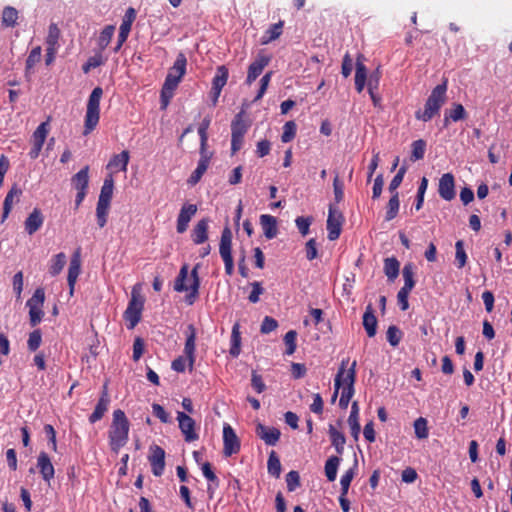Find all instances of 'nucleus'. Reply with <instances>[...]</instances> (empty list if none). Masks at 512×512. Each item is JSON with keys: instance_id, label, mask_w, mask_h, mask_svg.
Here are the masks:
<instances>
[{"instance_id": "13d9d810", "label": "nucleus", "mask_w": 512, "mask_h": 512, "mask_svg": "<svg viewBox=\"0 0 512 512\" xmlns=\"http://www.w3.org/2000/svg\"><path fill=\"white\" fill-rule=\"evenodd\" d=\"M453 122H458L466 118L467 113L462 104L454 103L450 110H447Z\"/></svg>"}, {"instance_id": "0e129e2a", "label": "nucleus", "mask_w": 512, "mask_h": 512, "mask_svg": "<svg viewBox=\"0 0 512 512\" xmlns=\"http://www.w3.org/2000/svg\"><path fill=\"white\" fill-rule=\"evenodd\" d=\"M407 171V168L406 166H402L397 174L393 177V179L391 180L390 184H389V191L394 194L395 192H397V189L398 187L401 185L402 181H403V178L405 176V173Z\"/></svg>"}, {"instance_id": "7ed1b4c3", "label": "nucleus", "mask_w": 512, "mask_h": 512, "mask_svg": "<svg viewBox=\"0 0 512 512\" xmlns=\"http://www.w3.org/2000/svg\"><path fill=\"white\" fill-rule=\"evenodd\" d=\"M447 100V79L433 88L427 98L424 109L415 112L417 120L428 122L436 116Z\"/></svg>"}, {"instance_id": "69168bd1", "label": "nucleus", "mask_w": 512, "mask_h": 512, "mask_svg": "<svg viewBox=\"0 0 512 512\" xmlns=\"http://www.w3.org/2000/svg\"><path fill=\"white\" fill-rule=\"evenodd\" d=\"M42 341V335L40 330H34L29 334V338L27 341V346L30 351H36Z\"/></svg>"}, {"instance_id": "58836bf2", "label": "nucleus", "mask_w": 512, "mask_h": 512, "mask_svg": "<svg viewBox=\"0 0 512 512\" xmlns=\"http://www.w3.org/2000/svg\"><path fill=\"white\" fill-rule=\"evenodd\" d=\"M66 264V255L63 252L56 254L50 261L49 273L52 276L58 275Z\"/></svg>"}, {"instance_id": "2eb2a0df", "label": "nucleus", "mask_w": 512, "mask_h": 512, "mask_svg": "<svg viewBox=\"0 0 512 512\" xmlns=\"http://www.w3.org/2000/svg\"><path fill=\"white\" fill-rule=\"evenodd\" d=\"M256 435L268 446H274L280 439L281 432L275 427H268L262 423L256 425Z\"/></svg>"}, {"instance_id": "ea45409f", "label": "nucleus", "mask_w": 512, "mask_h": 512, "mask_svg": "<svg viewBox=\"0 0 512 512\" xmlns=\"http://www.w3.org/2000/svg\"><path fill=\"white\" fill-rule=\"evenodd\" d=\"M367 78V70L363 63L357 62L355 72V88L360 93L363 91Z\"/></svg>"}, {"instance_id": "4c0bfd02", "label": "nucleus", "mask_w": 512, "mask_h": 512, "mask_svg": "<svg viewBox=\"0 0 512 512\" xmlns=\"http://www.w3.org/2000/svg\"><path fill=\"white\" fill-rule=\"evenodd\" d=\"M240 346H241L240 325L238 323H235L232 327L231 347H230V351H229L233 357H237L240 354Z\"/></svg>"}, {"instance_id": "c756f323", "label": "nucleus", "mask_w": 512, "mask_h": 512, "mask_svg": "<svg viewBox=\"0 0 512 512\" xmlns=\"http://www.w3.org/2000/svg\"><path fill=\"white\" fill-rule=\"evenodd\" d=\"M358 415H359L358 404H357V402H354L351 406V412L348 417V424L351 429V435L353 436V438L355 440H358L360 430H361Z\"/></svg>"}, {"instance_id": "f03ea898", "label": "nucleus", "mask_w": 512, "mask_h": 512, "mask_svg": "<svg viewBox=\"0 0 512 512\" xmlns=\"http://www.w3.org/2000/svg\"><path fill=\"white\" fill-rule=\"evenodd\" d=\"M130 423L124 411L114 410L108 431L109 445L113 452L118 453L129 439Z\"/></svg>"}, {"instance_id": "338daca9", "label": "nucleus", "mask_w": 512, "mask_h": 512, "mask_svg": "<svg viewBox=\"0 0 512 512\" xmlns=\"http://www.w3.org/2000/svg\"><path fill=\"white\" fill-rule=\"evenodd\" d=\"M312 223L311 217L299 216L295 219L296 227L302 236H306L309 233V227Z\"/></svg>"}, {"instance_id": "79ce46f5", "label": "nucleus", "mask_w": 512, "mask_h": 512, "mask_svg": "<svg viewBox=\"0 0 512 512\" xmlns=\"http://www.w3.org/2000/svg\"><path fill=\"white\" fill-rule=\"evenodd\" d=\"M18 11L11 6H6L3 9L1 21L6 27H14L17 23Z\"/></svg>"}, {"instance_id": "37998d69", "label": "nucleus", "mask_w": 512, "mask_h": 512, "mask_svg": "<svg viewBox=\"0 0 512 512\" xmlns=\"http://www.w3.org/2000/svg\"><path fill=\"white\" fill-rule=\"evenodd\" d=\"M379 86L378 74H372L368 80V92L375 107L380 105L381 98L375 92Z\"/></svg>"}, {"instance_id": "0eeeda50", "label": "nucleus", "mask_w": 512, "mask_h": 512, "mask_svg": "<svg viewBox=\"0 0 512 512\" xmlns=\"http://www.w3.org/2000/svg\"><path fill=\"white\" fill-rule=\"evenodd\" d=\"M248 131L242 113H238L231 123V151L235 154L242 148L244 136Z\"/></svg>"}, {"instance_id": "a211bd4d", "label": "nucleus", "mask_w": 512, "mask_h": 512, "mask_svg": "<svg viewBox=\"0 0 512 512\" xmlns=\"http://www.w3.org/2000/svg\"><path fill=\"white\" fill-rule=\"evenodd\" d=\"M195 342L196 330L193 325H189L186 331V341L184 346V354L188 360L190 370H192L195 362Z\"/></svg>"}, {"instance_id": "f704fd0d", "label": "nucleus", "mask_w": 512, "mask_h": 512, "mask_svg": "<svg viewBox=\"0 0 512 512\" xmlns=\"http://www.w3.org/2000/svg\"><path fill=\"white\" fill-rule=\"evenodd\" d=\"M340 462L341 458L338 456H331L327 459L324 469L325 475L330 482L335 481Z\"/></svg>"}, {"instance_id": "c03bdc74", "label": "nucleus", "mask_w": 512, "mask_h": 512, "mask_svg": "<svg viewBox=\"0 0 512 512\" xmlns=\"http://www.w3.org/2000/svg\"><path fill=\"white\" fill-rule=\"evenodd\" d=\"M60 30L55 23H51L48 29L46 38V45L48 48L58 49L59 47Z\"/></svg>"}, {"instance_id": "aec40b11", "label": "nucleus", "mask_w": 512, "mask_h": 512, "mask_svg": "<svg viewBox=\"0 0 512 512\" xmlns=\"http://www.w3.org/2000/svg\"><path fill=\"white\" fill-rule=\"evenodd\" d=\"M80 271H81L80 254H79V252H76L71 258V261L69 264V269H68V276H67L70 295H73V293H74V287H75L77 278L80 274Z\"/></svg>"}, {"instance_id": "cd10ccee", "label": "nucleus", "mask_w": 512, "mask_h": 512, "mask_svg": "<svg viewBox=\"0 0 512 512\" xmlns=\"http://www.w3.org/2000/svg\"><path fill=\"white\" fill-rule=\"evenodd\" d=\"M114 190V179L112 174H109L103 182L101 187L98 203L109 204L111 202Z\"/></svg>"}, {"instance_id": "49530a36", "label": "nucleus", "mask_w": 512, "mask_h": 512, "mask_svg": "<svg viewBox=\"0 0 512 512\" xmlns=\"http://www.w3.org/2000/svg\"><path fill=\"white\" fill-rule=\"evenodd\" d=\"M400 202H399V195L398 192H395L392 197L390 198L388 205H387V211L385 219L386 221L393 220L399 211Z\"/></svg>"}, {"instance_id": "3c124183", "label": "nucleus", "mask_w": 512, "mask_h": 512, "mask_svg": "<svg viewBox=\"0 0 512 512\" xmlns=\"http://www.w3.org/2000/svg\"><path fill=\"white\" fill-rule=\"evenodd\" d=\"M297 125L294 121H288L283 126V133L281 135V140L283 143H288L292 141L296 135Z\"/></svg>"}, {"instance_id": "1a4fd4ad", "label": "nucleus", "mask_w": 512, "mask_h": 512, "mask_svg": "<svg viewBox=\"0 0 512 512\" xmlns=\"http://www.w3.org/2000/svg\"><path fill=\"white\" fill-rule=\"evenodd\" d=\"M240 440L229 424L223 426V454L230 457L240 451Z\"/></svg>"}, {"instance_id": "473e14b6", "label": "nucleus", "mask_w": 512, "mask_h": 512, "mask_svg": "<svg viewBox=\"0 0 512 512\" xmlns=\"http://www.w3.org/2000/svg\"><path fill=\"white\" fill-rule=\"evenodd\" d=\"M89 167L85 166L72 177V184L76 190H87L89 183Z\"/></svg>"}, {"instance_id": "39448f33", "label": "nucleus", "mask_w": 512, "mask_h": 512, "mask_svg": "<svg viewBox=\"0 0 512 512\" xmlns=\"http://www.w3.org/2000/svg\"><path fill=\"white\" fill-rule=\"evenodd\" d=\"M103 95L101 87H95L87 102L85 121H84V135L90 134L98 125L100 118V101Z\"/></svg>"}, {"instance_id": "8fccbe9b", "label": "nucleus", "mask_w": 512, "mask_h": 512, "mask_svg": "<svg viewBox=\"0 0 512 512\" xmlns=\"http://www.w3.org/2000/svg\"><path fill=\"white\" fill-rule=\"evenodd\" d=\"M268 473L276 478L280 476L281 473V463L276 453L272 451L269 455L267 462Z\"/></svg>"}, {"instance_id": "a19ab883", "label": "nucleus", "mask_w": 512, "mask_h": 512, "mask_svg": "<svg viewBox=\"0 0 512 512\" xmlns=\"http://www.w3.org/2000/svg\"><path fill=\"white\" fill-rule=\"evenodd\" d=\"M357 467H358V463H357V460H355L353 466L351 468H349L342 475V477L340 479V485H341V492H343V494H348L349 487H350L351 481L353 480V478L356 474Z\"/></svg>"}, {"instance_id": "4468645a", "label": "nucleus", "mask_w": 512, "mask_h": 512, "mask_svg": "<svg viewBox=\"0 0 512 512\" xmlns=\"http://www.w3.org/2000/svg\"><path fill=\"white\" fill-rule=\"evenodd\" d=\"M438 193L446 201H451L455 198V180L451 173H445L439 179Z\"/></svg>"}, {"instance_id": "a18cd8bd", "label": "nucleus", "mask_w": 512, "mask_h": 512, "mask_svg": "<svg viewBox=\"0 0 512 512\" xmlns=\"http://www.w3.org/2000/svg\"><path fill=\"white\" fill-rule=\"evenodd\" d=\"M415 436L417 439H426L429 436L428 422L425 418L419 417L413 424Z\"/></svg>"}, {"instance_id": "9d476101", "label": "nucleus", "mask_w": 512, "mask_h": 512, "mask_svg": "<svg viewBox=\"0 0 512 512\" xmlns=\"http://www.w3.org/2000/svg\"><path fill=\"white\" fill-rule=\"evenodd\" d=\"M49 133V123L48 121L42 122L36 130L32 134V148L29 152V156L31 159L38 158L46 137Z\"/></svg>"}, {"instance_id": "c85d7f7f", "label": "nucleus", "mask_w": 512, "mask_h": 512, "mask_svg": "<svg viewBox=\"0 0 512 512\" xmlns=\"http://www.w3.org/2000/svg\"><path fill=\"white\" fill-rule=\"evenodd\" d=\"M363 327L369 337H374L377 332V319L369 305L363 315Z\"/></svg>"}, {"instance_id": "864d4df0", "label": "nucleus", "mask_w": 512, "mask_h": 512, "mask_svg": "<svg viewBox=\"0 0 512 512\" xmlns=\"http://www.w3.org/2000/svg\"><path fill=\"white\" fill-rule=\"evenodd\" d=\"M426 150V142L422 139L416 140L412 143L411 159L413 161L420 160L424 157Z\"/></svg>"}, {"instance_id": "774afa93", "label": "nucleus", "mask_w": 512, "mask_h": 512, "mask_svg": "<svg viewBox=\"0 0 512 512\" xmlns=\"http://www.w3.org/2000/svg\"><path fill=\"white\" fill-rule=\"evenodd\" d=\"M286 483H287V489L290 492H293L296 490V488L300 485V476L297 471H290L286 475Z\"/></svg>"}, {"instance_id": "9b49d317", "label": "nucleus", "mask_w": 512, "mask_h": 512, "mask_svg": "<svg viewBox=\"0 0 512 512\" xmlns=\"http://www.w3.org/2000/svg\"><path fill=\"white\" fill-rule=\"evenodd\" d=\"M272 57L260 52L255 60L249 65L246 83L251 85L263 72L264 68L270 63Z\"/></svg>"}, {"instance_id": "6e6d98bb", "label": "nucleus", "mask_w": 512, "mask_h": 512, "mask_svg": "<svg viewBox=\"0 0 512 512\" xmlns=\"http://www.w3.org/2000/svg\"><path fill=\"white\" fill-rule=\"evenodd\" d=\"M455 250H456L455 259L457 262V266H458V268H462L466 265V262H467V254L464 250V243L462 240H458L455 243Z\"/></svg>"}, {"instance_id": "f3484780", "label": "nucleus", "mask_w": 512, "mask_h": 512, "mask_svg": "<svg viewBox=\"0 0 512 512\" xmlns=\"http://www.w3.org/2000/svg\"><path fill=\"white\" fill-rule=\"evenodd\" d=\"M37 468L39 469L42 479L49 484L54 478L55 469L46 452L42 451L39 453L37 457Z\"/></svg>"}, {"instance_id": "f257e3e1", "label": "nucleus", "mask_w": 512, "mask_h": 512, "mask_svg": "<svg viewBox=\"0 0 512 512\" xmlns=\"http://www.w3.org/2000/svg\"><path fill=\"white\" fill-rule=\"evenodd\" d=\"M349 360L344 359L341 362L338 373L335 377L334 386L337 389L342 388L341 396L339 400V406L342 409H346L351 398L354 395V383L356 379V361L348 367Z\"/></svg>"}, {"instance_id": "603ef678", "label": "nucleus", "mask_w": 512, "mask_h": 512, "mask_svg": "<svg viewBox=\"0 0 512 512\" xmlns=\"http://www.w3.org/2000/svg\"><path fill=\"white\" fill-rule=\"evenodd\" d=\"M386 338L391 346L396 347L401 341L402 332L398 327L391 325L387 329Z\"/></svg>"}, {"instance_id": "4d7b16f0", "label": "nucleus", "mask_w": 512, "mask_h": 512, "mask_svg": "<svg viewBox=\"0 0 512 512\" xmlns=\"http://www.w3.org/2000/svg\"><path fill=\"white\" fill-rule=\"evenodd\" d=\"M103 63V56L101 53H98L88 58L86 63L82 66V70L84 73H89L92 69L101 66Z\"/></svg>"}, {"instance_id": "72a5a7b5", "label": "nucleus", "mask_w": 512, "mask_h": 512, "mask_svg": "<svg viewBox=\"0 0 512 512\" xmlns=\"http://www.w3.org/2000/svg\"><path fill=\"white\" fill-rule=\"evenodd\" d=\"M187 58L184 53L180 52L173 66L169 69L168 74H174L175 77L182 79L186 73Z\"/></svg>"}, {"instance_id": "680f3d73", "label": "nucleus", "mask_w": 512, "mask_h": 512, "mask_svg": "<svg viewBox=\"0 0 512 512\" xmlns=\"http://www.w3.org/2000/svg\"><path fill=\"white\" fill-rule=\"evenodd\" d=\"M210 123H211V119L209 116H207L202 120V122L200 123V125L198 127V134L200 137V146L207 145V142H208L207 130L210 126Z\"/></svg>"}, {"instance_id": "4be33fe9", "label": "nucleus", "mask_w": 512, "mask_h": 512, "mask_svg": "<svg viewBox=\"0 0 512 512\" xmlns=\"http://www.w3.org/2000/svg\"><path fill=\"white\" fill-rule=\"evenodd\" d=\"M209 219L203 218L194 226L191 237L196 245L203 244L208 239Z\"/></svg>"}, {"instance_id": "393cba45", "label": "nucleus", "mask_w": 512, "mask_h": 512, "mask_svg": "<svg viewBox=\"0 0 512 512\" xmlns=\"http://www.w3.org/2000/svg\"><path fill=\"white\" fill-rule=\"evenodd\" d=\"M260 225L267 239H273L277 236V220L274 216L263 214L260 216Z\"/></svg>"}, {"instance_id": "09e8293b", "label": "nucleus", "mask_w": 512, "mask_h": 512, "mask_svg": "<svg viewBox=\"0 0 512 512\" xmlns=\"http://www.w3.org/2000/svg\"><path fill=\"white\" fill-rule=\"evenodd\" d=\"M115 27L113 25H107L100 33L98 38V46L101 50H104L110 43L114 35Z\"/></svg>"}, {"instance_id": "dca6fc26", "label": "nucleus", "mask_w": 512, "mask_h": 512, "mask_svg": "<svg viewBox=\"0 0 512 512\" xmlns=\"http://www.w3.org/2000/svg\"><path fill=\"white\" fill-rule=\"evenodd\" d=\"M196 212L197 206L195 204L186 203L181 207L176 225L178 233L182 234L187 230L189 222L191 221L192 217L196 214Z\"/></svg>"}, {"instance_id": "e2e57ef3", "label": "nucleus", "mask_w": 512, "mask_h": 512, "mask_svg": "<svg viewBox=\"0 0 512 512\" xmlns=\"http://www.w3.org/2000/svg\"><path fill=\"white\" fill-rule=\"evenodd\" d=\"M199 154H200V159H199L197 165H199L200 167H203L207 170L210 165V161L213 157V152H211L207 149V145H204V146H200Z\"/></svg>"}, {"instance_id": "de8ad7c7", "label": "nucleus", "mask_w": 512, "mask_h": 512, "mask_svg": "<svg viewBox=\"0 0 512 512\" xmlns=\"http://www.w3.org/2000/svg\"><path fill=\"white\" fill-rule=\"evenodd\" d=\"M282 27V22L271 25L265 32V35L262 38V43L267 44L279 38L280 35L282 34Z\"/></svg>"}, {"instance_id": "ddd939ff", "label": "nucleus", "mask_w": 512, "mask_h": 512, "mask_svg": "<svg viewBox=\"0 0 512 512\" xmlns=\"http://www.w3.org/2000/svg\"><path fill=\"white\" fill-rule=\"evenodd\" d=\"M177 420L179 428L187 442H192L198 439V434L194 430L195 421L190 416L184 412H177Z\"/></svg>"}, {"instance_id": "6ab92c4d", "label": "nucleus", "mask_w": 512, "mask_h": 512, "mask_svg": "<svg viewBox=\"0 0 512 512\" xmlns=\"http://www.w3.org/2000/svg\"><path fill=\"white\" fill-rule=\"evenodd\" d=\"M110 404V397L107 392L106 387H104V390L95 406L94 411L89 416V422L94 424L97 421L101 420L104 414L107 412L108 407Z\"/></svg>"}, {"instance_id": "e433bc0d", "label": "nucleus", "mask_w": 512, "mask_h": 512, "mask_svg": "<svg viewBox=\"0 0 512 512\" xmlns=\"http://www.w3.org/2000/svg\"><path fill=\"white\" fill-rule=\"evenodd\" d=\"M402 275H403V279H404V285L400 290H404V291H407L410 293L415 286L413 265L406 264L403 267Z\"/></svg>"}, {"instance_id": "7c9ffc66", "label": "nucleus", "mask_w": 512, "mask_h": 512, "mask_svg": "<svg viewBox=\"0 0 512 512\" xmlns=\"http://www.w3.org/2000/svg\"><path fill=\"white\" fill-rule=\"evenodd\" d=\"M21 193H22L21 189L18 188L16 185H14L9 190V192L7 193V195L5 197L4 203H3V213H2L1 222H4L7 219L9 213L11 212L12 206H13V199L15 197H19L21 195Z\"/></svg>"}, {"instance_id": "b1692460", "label": "nucleus", "mask_w": 512, "mask_h": 512, "mask_svg": "<svg viewBox=\"0 0 512 512\" xmlns=\"http://www.w3.org/2000/svg\"><path fill=\"white\" fill-rule=\"evenodd\" d=\"M44 217L38 208H35L25 220V230L29 235H33L43 225Z\"/></svg>"}, {"instance_id": "052dcab7", "label": "nucleus", "mask_w": 512, "mask_h": 512, "mask_svg": "<svg viewBox=\"0 0 512 512\" xmlns=\"http://www.w3.org/2000/svg\"><path fill=\"white\" fill-rule=\"evenodd\" d=\"M296 338L297 333L294 330L288 331L284 336V342L286 345V354L292 355L296 350Z\"/></svg>"}, {"instance_id": "c9c22d12", "label": "nucleus", "mask_w": 512, "mask_h": 512, "mask_svg": "<svg viewBox=\"0 0 512 512\" xmlns=\"http://www.w3.org/2000/svg\"><path fill=\"white\" fill-rule=\"evenodd\" d=\"M400 263L395 257L386 258L384 261V272L391 281L395 280L399 274Z\"/></svg>"}, {"instance_id": "5701e85b", "label": "nucleus", "mask_w": 512, "mask_h": 512, "mask_svg": "<svg viewBox=\"0 0 512 512\" xmlns=\"http://www.w3.org/2000/svg\"><path fill=\"white\" fill-rule=\"evenodd\" d=\"M232 232L229 227H225L222 231L219 253L222 259L233 258L232 257Z\"/></svg>"}, {"instance_id": "412c9836", "label": "nucleus", "mask_w": 512, "mask_h": 512, "mask_svg": "<svg viewBox=\"0 0 512 512\" xmlns=\"http://www.w3.org/2000/svg\"><path fill=\"white\" fill-rule=\"evenodd\" d=\"M135 18H136L135 9L132 7L128 8L125 12V15L123 17L122 23L119 28L118 38L120 40V45H123V43L127 40Z\"/></svg>"}, {"instance_id": "20e7f679", "label": "nucleus", "mask_w": 512, "mask_h": 512, "mask_svg": "<svg viewBox=\"0 0 512 512\" xmlns=\"http://www.w3.org/2000/svg\"><path fill=\"white\" fill-rule=\"evenodd\" d=\"M199 287L198 265L192 269L190 276L188 275V265H183L175 279L174 290L177 292L189 291V294L185 297V301L187 304L192 305L198 296Z\"/></svg>"}, {"instance_id": "5fc2aeb1", "label": "nucleus", "mask_w": 512, "mask_h": 512, "mask_svg": "<svg viewBox=\"0 0 512 512\" xmlns=\"http://www.w3.org/2000/svg\"><path fill=\"white\" fill-rule=\"evenodd\" d=\"M109 208H110L109 204L97 202L96 217H97V223L100 228H103L107 223V216H108Z\"/></svg>"}, {"instance_id": "bf43d9fd", "label": "nucleus", "mask_w": 512, "mask_h": 512, "mask_svg": "<svg viewBox=\"0 0 512 512\" xmlns=\"http://www.w3.org/2000/svg\"><path fill=\"white\" fill-rule=\"evenodd\" d=\"M45 301V293L42 288H37L30 299H28L27 307H43Z\"/></svg>"}, {"instance_id": "6e6552de", "label": "nucleus", "mask_w": 512, "mask_h": 512, "mask_svg": "<svg viewBox=\"0 0 512 512\" xmlns=\"http://www.w3.org/2000/svg\"><path fill=\"white\" fill-rule=\"evenodd\" d=\"M343 221L344 217L342 213L334 205H330L327 219V231L329 240L334 241L339 238Z\"/></svg>"}, {"instance_id": "bb28decb", "label": "nucleus", "mask_w": 512, "mask_h": 512, "mask_svg": "<svg viewBox=\"0 0 512 512\" xmlns=\"http://www.w3.org/2000/svg\"><path fill=\"white\" fill-rule=\"evenodd\" d=\"M129 152L127 150L122 151L119 154L114 155L107 164V169L114 171H127L129 163Z\"/></svg>"}, {"instance_id": "2f4dec72", "label": "nucleus", "mask_w": 512, "mask_h": 512, "mask_svg": "<svg viewBox=\"0 0 512 512\" xmlns=\"http://www.w3.org/2000/svg\"><path fill=\"white\" fill-rule=\"evenodd\" d=\"M328 432L331 444L333 445L338 454H342L344 451V445L346 443V438L344 434L338 431L333 425H329Z\"/></svg>"}, {"instance_id": "423d86ee", "label": "nucleus", "mask_w": 512, "mask_h": 512, "mask_svg": "<svg viewBox=\"0 0 512 512\" xmlns=\"http://www.w3.org/2000/svg\"><path fill=\"white\" fill-rule=\"evenodd\" d=\"M144 308V298L133 288L128 306L124 312V318L128 322V328L133 329L140 321Z\"/></svg>"}, {"instance_id": "f8f14e48", "label": "nucleus", "mask_w": 512, "mask_h": 512, "mask_svg": "<svg viewBox=\"0 0 512 512\" xmlns=\"http://www.w3.org/2000/svg\"><path fill=\"white\" fill-rule=\"evenodd\" d=\"M151 465V470L154 476L160 477L165 469V451L158 445L150 448V455L148 457Z\"/></svg>"}, {"instance_id": "a878e982", "label": "nucleus", "mask_w": 512, "mask_h": 512, "mask_svg": "<svg viewBox=\"0 0 512 512\" xmlns=\"http://www.w3.org/2000/svg\"><path fill=\"white\" fill-rule=\"evenodd\" d=\"M228 75V69L224 65L217 67L216 75L212 81V91L216 94V98L220 96L223 87L226 85Z\"/></svg>"}]
</instances>
